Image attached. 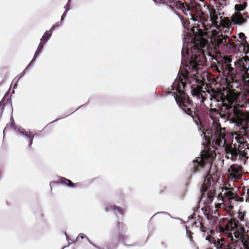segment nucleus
Listing matches in <instances>:
<instances>
[{"mask_svg": "<svg viewBox=\"0 0 249 249\" xmlns=\"http://www.w3.org/2000/svg\"><path fill=\"white\" fill-rule=\"evenodd\" d=\"M192 53L190 60L186 62L185 64L182 62L181 68L183 69L185 73L178 75L169 92L173 93L174 98L180 108L193 118L196 113L192 108V104L188 96L183 89L189 82V77H193L198 74V66L203 65L205 57L203 51L200 49L194 48Z\"/></svg>", "mask_w": 249, "mask_h": 249, "instance_id": "1", "label": "nucleus"}, {"mask_svg": "<svg viewBox=\"0 0 249 249\" xmlns=\"http://www.w3.org/2000/svg\"><path fill=\"white\" fill-rule=\"evenodd\" d=\"M225 128H223L219 123H213L211 136L213 142L225 151L226 157L232 161L240 159L242 155L240 152H244L246 147L249 149V144L245 141L243 136L249 140V127L241 126L239 129V134H232L230 137L231 142H228L226 137Z\"/></svg>", "mask_w": 249, "mask_h": 249, "instance_id": "2", "label": "nucleus"}, {"mask_svg": "<svg viewBox=\"0 0 249 249\" xmlns=\"http://www.w3.org/2000/svg\"><path fill=\"white\" fill-rule=\"evenodd\" d=\"M211 159L207 156L201 155L196 157L190 164L191 170L194 172H199L202 170L205 172L209 171L211 168Z\"/></svg>", "mask_w": 249, "mask_h": 249, "instance_id": "3", "label": "nucleus"}, {"mask_svg": "<svg viewBox=\"0 0 249 249\" xmlns=\"http://www.w3.org/2000/svg\"><path fill=\"white\" fill-rule=\"evenodd\" d=\"M218 198L219 199H221L223 207L227 211L231 210L234 203L237 201L236 195L229 188L223 189L219 195Z\"/></svg>", "mask_w": 249, "mask_h": 249, "instance_id": "4", "label": "nucleus"}, {"mask_svg": "<svg viewBox=\"0 0 249 249\" xmlns=\"http://www.w3.org/2000/svg\"><path fill=\"white\" fill-rule=\"evenodd\" d=\"M224 7V5H223V3L220 2H217L215 3V5H213L209 9L210 16V21H212V23L215 26H217L220 24H218V21L217 20L219 16L224 14V13L222 12V10L223 9ZM219 18L220 22H222V17H220Z\"/></svg>", "mask_w": 249, "mask_h": 249, "instance_id": "5", "label": "nucleus"}, {"mask_svg": "<svg viewBox=\"0 0 249 249\" xmlns=\"http://www.w3.org/2000/svg\"><path fill=\"white\" fill-rule=\"evenodd\" d=\"M226 118L233 123H237L242 119V112L239 109L231 106H227L224 112Z\"/></svg>", "mask_w": 249, "mask_h": 249, "instance_id": "6", "label": "nucleus"}, {"mask_svg": "<svg viewBox=\"0 0 249 249\" xmlns=\"http://www.w3.org/2000/svg\"><path fill=\"white\" fill-rule=\"evenodd\" d=\"M14 130L17 131L21 137H24L29 142V147H31L35 134H33L32 133L29 131H25L23 128L20 127L17 128V129L14 128Z\"/></svg>", "mask_w": 249, "mask_h": 249, "instance_id": "7", "label": "nucleus"}, {"mask_svg": "<svg viewBox=\"0 0 249 249\" xmlns=\"http://www.w3.org/2000/svg\"><path fill=\"white\" fill-rule=\"evenodd\" d=\"M230 176L235 179H239L242 176L241 167L237 165H231L228 169Z\"/></svg>", "mask_w": 249, "mask_h": 249, "instance_id": "8", "label": "nucleus"}, {"mask_svg": "<svg viewBox=\"0 0 249 249\" xmlns=\"http://www.w3.org/2000/svg\"><path fill=\"white\" fill-rule=\"evenodd\" d=\"M231 20L235 24L239 25L246 22V20L244 19L241 14L238 13H235L231 17Z\"/></svg>", "mask_w": 249, "mask_h": 249, "instance_id": "9", "label": "nucleus"}, {"mask_svg": "<svg viewBox=\"0 0 249 249\" xmlns=\"http://www.w3.org/2000/svg\"><path fill=\"white\" fill-rule=\"evenodd\" d=\"M59 182L62 185H66L68 187L73 188L76 186V184L73 183L70 180L67 179L64 177L59 178Z\"/></svg>", "mask_w": 249, "mask_h": 249, "instance_id": "10", "label": "nucleus"}, {"mask_svg": "<svg viewBox=\"0 0 249 249\" xmlns=\"http://www.w3.org/2000/svg\"><path fill=\"white\" fill-rule=\"evenodd\" d=\"M211 186L210 176L207 175L205 178V179L203 184L202 185L201 191L206 192Z\"/></svg>", "mask_w": 249, "mask_h": 249, "instance_id": "11", "label": "nucleus"}, {"mask_svg": "<svg viewBox=\"0 0 249 249\" xmlns=\"http://www.w3.org/2000/svg\"><path fill=\"white\" fill-rule=\"evenodd\" d=\"M206 240L208 241L210 244L213 245L216 248H218V246L220 244L221 241L219 239L216 240L214 238L211 236H206Z\"/></svg>", "mask_w": 249, "mask_h": 249, "instance_id": "12", "label": "nucleus"}, {"mask_svg": "<svg viewBox=\"0 0 249 249\" xmlns=\"http://www.w3.org/2000/svg\"><path fill=\"white\" fill-rule=\"evenodd\" d=\"M51 36L52 33L51 32V30L49 31H46L43 35L41 40L44 43H45L49 40Z\"/></svg>", "mask_w": 249, "mask_h": 249, "instance_id": "13", "label": "nucleus"}, {"mask_svg": "<svg viewBox=\"0 0 249 249\" xmlns=\"http://www.w3.org/2000/svg\"><path fill=\"white\" fill-rule=\"evenodd\" d=\"M111 209L113 210L116 215H118V214H119L122 216L123 215V209H122L120 207L113 205L111 206Z\"/></svg>", "mask_w": 249, "mask_h": 249, "instance_id": "14", "label": "nucleus"}, {"mask_svg": "<svg viewBox=\"0 0 249 249\" xmlns=\"http://www.w3.org/2000/svg\"><path fill=\"white\" fill-rule=\"evenodd\" d=\"M209 210V207L208 205H205L204 207H202L200 209V211L202 212V213L205 215L207 218H208L209 213L208 212V211ZM198 211V213H200V210L199 208H197L196 210V212Z\"/></svg>", "mask_w": 249, "mask_h": 249, "instance_id": "15", "label": "nucleus"}, {"mask_svg": "<svg viewBox=\"0 0 249 249\" xmlns=\"http://www.w3.org/2000/svg\"><path fill=\"white\" fill-rule=\"evenodd\" d=\"M209 97H206L205 98H204L202 96V102H204L205 99H207V98H209L210 99V100L211 101H214L216 103H218L219 102V98L218 97V96H213L212 94H209L208 95Z\"/></svg>", "mask_w": 249, "mask_h": 249, "instance_id": "16", "label": "nucleus"}, {"mask_svg": "<svg viewBox=\"0 0 249 249\" xmlns=\"http://www.w3.org/2000/svg\"><path fill=\"white\" fill-rule=\"evenodd\" d=\"M222 241L220 242V244L218 246V248L217 249H232V248L226 243H222Z\"/></svg>", "mask_w": 249, "mask_h": 249, "instance_id": "17", "label": "nucleus"}, {"mask_svg": "<svg viewBox=\"0 0 249 249\" xmlns=\"http://www.w3.org/2000/svg\"><path fill=\"white\" fill-rule=\"evenodd\" d=\"M247 3L244 2V4H236L235 5V9L236 11H240L244 10L247 6Z\"/></svg>", "mask_w": 249, "mask_h": 249, "instance_id": "18", "label": "nucleus"}, {"mask_svg": "<svg viewBox=\"0 0 249 249\" xmlns=\"http://www.w3.org/2000/svg\"><path fill=\"white\" fill-rule=\"evenodd\" d=\"M243 79L246 85L248 88H249V74L248 72L246 71L245 72V75L243 76Z\"/></svg>", "mask_w": 249, "mask_h": 249, "instance_id": "19", "label": "nucleus"}, {"mask_svg": "<svg viewBox=\"0 0 249 249\" xmlns=\"http://www.w3.org/2000/svg\"><path fill=\"white\" fill-rule=\"evenodd\" d=\"M242 45L244 46V51L246 53H249V44L245 40V41L242 43Z\"/></svg>", "mask_w": 249, "mask_h": 249, "instance_id": "20", "label": "nucleus"}, {"mask_svg": "<svg viewBox=\"0 0 249 249\" xmlns=\"http://www.w3.org/2000/svg\"><path fill=\"white\" fill-rule=\"evenodd\" d=\"M86 238L88 242L90 243V241H89V238L84 233H80L77 237L76 238V241H78L80 239Z\"/></svg>", "mask_w": 249, "mask_h": 249, "instance_id": "21", "label": "nucleus"}, {"mask_svg": "<svg viewBox=\"0 0 249 249\" xmlns=\"http://www.w3.org/2000/svg\"><path fill=\"white\" fill-rule=\"evenodd\" d=\"M117 228H118V231L121 230H124L126 229L125 226L122 222H119L117 224Z\"/></svg>", "mask_w": 249, "mask_h": 249, "instance_id": "22", "label": "nucleus"}, {"mask_svg": "<svg viewBox=\"0 0 249 249\" xmlns=\"http://www.w3.org/2000/svg\"><path fill=\"white\" fill-rule=\"evenodd\" d=\"M241 106L243 107H245L246 108H249V99L245 98L244 103L242 104Z\"/></svg>", "mask_w": 249, "mask_h": 249, "instance_id": "23", "label": "nucleus"}, {"mask_svg": "<svg viewBox=\"0 0 249 249\" xmlns=\"http://www.w3.org/2000/svg\"><path fill=\"white\" fill-rule=\"evenodd\" d=\"M223 59L225 65H226L227 64H230V63H231L232 61L231 58L228 56H224Z\"/></svg>", "mask_w": 249, "mask_h": 249, "instance_id": "24", "label": "nucleus"}, {"mask_svg": "<svg viewBox=\"0 0 249 249\" xmlns=\"http://www.w3.org/2000/svg\"><path fill=\"white\" fill-rule=\"evenodd\" d=\"M189 232L190 233V235H189L188 238H189L190 244H192V245L193 244H195V241L192 239L193 237H192V236L191 235V232H190L187 229H186V233H187V234H188Z\"/></svg>", "mask_w": 249, "mask_h": 249, "instance_id": "25", "label": "nucleus"}, {"mask_svg": "<svg viewBox=\"0 0 249 249\" xmlns=\"http://www.w3.org/2000/svg\"><path fill=\"white\" fill-rule=\"evenodd\" d=\"M218 42L219 43H223L224 44V45L226 46H227V42H226V40L225 38H224L223 37L219 38L218 39Z\"/></svg>", "mask_w": 249, "mask_h": 249, "instance_id": "26", "label": "nucleus"}, {"mask_svg": "<svg viewBox=\"0 0 249 249\" xmlns=\"http://www.w3.org/2000/svg\"><path fill=\"white\" fill-rule=\"evenodd\" d=\"M226 69L230 71L231 72L233 71V68L231 67V64H227L225 65Z\"/></svg>", "mask_w": 249, "mask_h": 249, "instance_id": "27", "label": "nucleus"}, {"mask_svg": "<svg viewBox=\"0 0 249 249\" xmlns=\"http://www.w3.org/2000/svg\"><path fill=\"white\" fill-rule=\"evenodd\" d=\"M39 53L38 52H37L36 51L34 56L32 60L31 61V63L29 64V65L28 66V67L31 64V63L34 62L36 61V58L39 55Z\"/></svg>", "mask_w": 249, "mask_h": 249, "instance_id": "28", "label": "nucleus"}, {"mask_svg": "<svg viewBox=\"0 0 249 249\" xmlns=\"http://www.w3.org/2000/svg\"><path fill=\"white\" fill-rule=\"evenodd\" d=\"M239 36L240 37V39H241L242 40L243 39L244 40V42L245 41V40H246L245 38H246V36L244 35V33H240L239 34Z\"/></svg>", "mask_w": 249, "mask_h": 249, "instance_id": "29", "label": "nucleus"}, {"mask_svg": "<svg viewBox=\"0 0 249 249\" xmlns=\"http://www.w3.org/2000/svg\"><path fill=\"white\" fill-rule=\"evenodd\" d=\"M70 0H69L68 3L67 4L66 6L65 7V10L67 12H68L69 11H70L71 10L70 5L69 4V2H70Z\"/></svg>", "mask_w": 249, "mask_h": 249, "instance_id": "30", "label": "nucleus"}, {"mask_svg": "<svg viewBox=\"0 0 249 249\" xmlns=\"http://www.w3.org/2000/svg\"><path fill=\"white\" fill-rule=\"evenodd\" d=\"M44 44V43L43 42V41L41 40L40 42L37 47L38 48V49L42 50V49L43 48Z\"/></svg>", "mask_w": 249, "mask_h": 249, "instance_id": "31", "label": "nucleus"}, {"mask_svg": "<svg viewBox=\"0 0 249 249\" xmlns=\"http://www.w3.org/2000/svg\"><path fill=\"white\" fill-rule=\"evenodd\" d=\"M231 22L230 21V20L228 19H226V21H225V24L226 26H229Z\"/></svg>", "mask_w": 249, "mask_h": 249, "instance_id": "32", "label": "nucleus"}, {"mask_svg": "<svg viewBox=\"0 0 249 249\" xmlns=\"http://www.w3.org/2000/svg\"><path fill=\"white\" fill-rule=\"evenodd\" d=\"M247 201L249 202V188L247 189Z\"/></svg>", "mask_w": 249, "mask_h": 249, "instance_id": "33", "label": "nucleus"}, {"mask_svg": "<svg viewBox=\"0 0 249 249\" xmlns=\"http://www.w3.org/2000/svg\"><path fill=\"white\" fill-rule=\"evenodd\" d=\"M205 192H203V194H202V196H201V197L200 198V201H203V198L204 197V196H205ZM199 203H201V202H199Z\"/></svg>", "mask_w": 249, "mask_h": 249, "instance_id": "34", "label": "nucleus"}, {"mask_svg": "<svg viewBox=\"0 0 249 249\" xmlns=\"http://www.w3.org/2000/svg\"><path fill=\"white\" fill-rule=\"evenodd\" d=\"M24 74V71L21 73L19 74V78L17 80V82L18 81V80L20 79V78H21V77H22Z\"/></svg>", "mask_w": 249, "mask_h": 249, "instance_id": "35", "label": "nucleus"}, {"mask_svg": "<svg viewBox=\"0 0 249 249\" xmlns=\"http://www.w3.org/2000/svg\"><path fill=\"white\" fill-rule=\"evenodd\" d=\"M57 26H58V22H57L54 25H53L50 30H51L52 29H53L55 27Z\"/></svg>", "mask_w": 249, "mask_h": 249, "instance_id": "36", "label": "nucleus"}, {"mask_svg": "<svg viewBox=\"0 0 249 249\" xmlns=\"http://www.w3.org/2000/svg\"><path fill=\"white\" fill-rule=\"evenodd\" d=\"M36 52H38V53H40L41 52V50L38 49V48H37Z\"/></svg>", "mask_w": 249, "mask_h": 249, "instance_id": "37", "label": "nucleus"}, {"mask_svg": "<svg viewBox=\"0 0 249 249\" xmlns=\"http://www.w3.org/2000/svg\"><path fill=\"white\" fill-rule=\"evenodd\" d=\"M66 12H67L65 10V12L63 13V14L62 15L63 17H65L66 16V15H67Z\"/></svg>", "mask_w": 249, "mask_h": 249, "instance_id": "38", "label": "nucleus"}, {"mask_svg": "<svg viewBox=\"0 0 249 249\" xmlns=\"http://www.w3.org/2000/svg\"><path fill=\"white\" fill-rule=\"evenodd\" d=\"M204 228H205V227H202V226H201V227H200V229H201V230L202 231H204Z\"/></svg>", "mask_w": 249, "mask_h": 249, "instance_id": "39", "label": "nucleus"}, {"mask_svg": "<svg viewBox=\"0 0 249 249\" xmlns=\"http://www.w3.org/2000/svg\"><path fill=\"white\" fill-rule=\"evenodd\" d=\"M244 58L245 59V61L246 62H247L248 61H249V59L248 58H246V57H245Z\"/></svg>", "mask_w": 249, "mask_h": 249, "instance_id": "40", "label": "nucleus"}, {"mask_svg": "<svg viewBox=\"0 0 249 249\" xmlns=\"http://www.w3.org/2000/svg\"><path fill=\"white\" fill-rule=\"evenodd\" d=\"M203 135H204V138H206V136H205V134L203 132L202 134H201V136H202ZM207 138L205 139V140H206Z\"/></svg>", "mask_w": 249, "mask_h": 249, "instance_id": "41", "label": "nucleus"}, {"mask_svg": "<svg viewBox=\"0 0 249 249\" xmlns=\"http://www.w3.org/2000/svg\"><path fill=\"white\" fill-rule=\"evenodd\" d=\"M64 18H65L64 17H63V16H62L61 18V20L63 21L64 19Z\"/></svg>", "mask_w": 249, "mask_h": 249, "instance_id": "42", "label": "nucleus"}, {"mask_svg": "<svg viewBox=\"0 0 249 249\" xmlns=\"http://www.w3.org/2000/svg\"><path fill=\"white\" fill-rule=\"evenodd\" d=\"M65 236H66V238H67V240L68 241V240H69V239H68V237H67V233H66V232H65ZM69 240H70V239H69Z\"/></svg>", "mask_w": 249, "mask_h": 249, "instance_id": "43", "label": "nucleus"}, {"mask_svg": "<svg viewBox=\"0 0 249 249\" xmlns=\"http://www.w3.org/2000/svg\"><path fill=\"white\" fill-rule=\"evenodd\" d=\"M208 199H209V200H208L209 201H212V199H211V198L210 197H209Z\"/></svg>", "mask_w": 249, "mask_h": 249, "instance_id": "44", "label": "nucleus"}, {"mask_svg": "<svg viewBox=\"0 0 249 249\" xmlns=\"http://www.w3.org/2000/svg\"><path fill=\"white\" fill-rule=\"evenodd\" d=\"M55 183V182H50V186H51V184H52V183Z\"/></svg>", "mask_w": 249, "mask_h": 249, "instance_id": "45", "label": "nucleus"}, {"mask_svg": "<svg viewBox=\"0 0 249 249\" xmlns=\"http://www.w3.org/2000/svg\"><path fill=\"white\" fill-rule=\"evenodd\" d=\"M246 18H249V17L248 16H247V15H246Z\"/></svg>", "mask_w": 249, "mask_h": 249, "instance_id": "46", "label": "nucleus"}, {"mask_svg": "<svg viewBox=\"0 0 249 249\" xmlns=\"http://www.w3.org/2000/svg\"><path fill=\"white\" fill-rule=\"evenodd\" d=\"M74 243V242L72 241L70 243V244H72Z\"/></svg>", "mask_w": 249, "mask_h": 249, "instance_id": "47", "label": "nucleus"}, {"mask_svg": "<svg viewBox=\"0 0 249 249\" xmlns=\"http://www.w3.org/2000/svg\"><path fill=\"white\" fill-rule=\"evenodd\" d=\"M234 65H235V66H236V62H234Z\"/></svg>", "mask_w": 249, "mask_h": 249, "instance_id": "48", "label": "nucleus"}, {"mask_svg": "<svg viewBox=\"0 0 249 249\" xmlns=\"http://www.w3.org/2000/svg\"><path fill=\"white\" fill-rule=\"evenodd\" d=\"M119 241H121L122 240V239L119 238Z\"/></svg>", "mask_w": 249, "mask_h": 249, "instance_id": "49", "label": "nucleus"}, {"mask_svg": "<svg viewBox=\"0 0 249 249\" xmlns=\"http://www.w3.org/2000/svg\"><path fill=\"white\" fill-rule=\"evenodd\" d=\"M192 218L193 217H191V216H189V218Z\"/></svg>", "mask_w": 249, "mask_h": 249, "instance_id": "50", "label": "nucleus"}, {"mask_svg": "<svg viewBox=\"0 0 249 249\" xmlns=\"http://www.w3.org/2000/svg\"><path fill=\"white\" fill-rule=\"evenodd\" d=\"M5 130V128L3 130V132L4 133Z\"/></svg>", "mask_w": 249, "mask_h": 249, "instance_id": "51", "label": "nucleus"}, {"mask_svg": "<svg viewBox=\"0 0 249 249\" xmlns=\"http://www.w3.org/2000/svg\"><path fill=\"white\" fill-rule=\"evenodd\" d=\"M106 209H107V211H108V209H107V208H106Z\"/></svg>", "mask_w": 249, "mask_h": 249, "instance_id": "52", "label": "nucleus"}, {"mask_svg": "<svg viewBox=\"0 0 249 249\" xmlns=\"http://www.w3.org/2000/svg\"><path fill=\"white\" fill-rule=\"evenodd\" d=\"M248 70L249 71V66L248 67Z\"/></svg>", "mask_w": 249, "mask_h": 249, "instance_id": "53", "label": "nucleus"}, {"mask_svg": "<svg viewBox=\"0 0 249 249\" xmlns=\"http://www.w3.org/2000/svg\"><path fill=\"white\" fill-rule=\"evenodd\" d=\"M197 249H199L198 247H197Z\"/></svg>", "mask_w": 249, "mask_h": 249, "instance_id": "54", "label": "nucleus"}]
</instances>
